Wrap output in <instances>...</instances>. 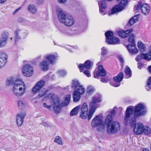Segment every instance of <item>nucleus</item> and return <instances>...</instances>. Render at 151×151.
I'll return each mask as SVG.
<instances>
[{
    "label": "nucleus",
    "instance_id": "nucleus-54",
    "mask_svg": "<svg viewBox=\"0 0 151 151\" xmlns=\"http://www.w3.org/2000/svg\"><path fill=\"white\" fill-rule=\"evenodd\" d=\"M24 21V19L22 17L19 18L18 19V22H22Z\"/></svg>",
    "mask_w": 151,
    "mask_h": 151
},
{
    "label": "nucleus",
    "instance_id": "nucleus-10",
    "mask_svg": "<svg viewBox=\"0 0 151 151\" xmlns=\"http://www.w3.org/2000/svg\"><path fill=\"white\" fill-rule=\"evenodd\" d=\"M146 112L145 106L142 104H139L135 108L134 114H133V117L136 118L138 116L144 115Z\"/></svg>",
    "mask_w": 151,
    "mask_h": 151
},
{
    "label": "nucleus",
    "instance_id": "nucleus-17",
    "mask_svg": "<svg viewBox=\"0 0 151 151\" xmlns=\"http://www.w3.org/2000/svg\"><path fill=\"white\" fill-rule=\"evenodd\" d=\"M15 34V42L17 40L19 39L22 36H23V38L27 36V33L25 31L20 29H17L14 31Z\"/></svg>",
    "mask_w": 151,
    "mask_h": 151
},
{
    "label": "nucleus",
    "instance_id": "nucleus-4",
    "mask_svg": "<svg viewBox=\"0 0 151 151\" xmlns=\"http://www.w3.org/2000/svg\"><path fill=\"white\" fill-rule=\"evenodd\" d=\"M12 91L13 94L17 97L23 95L26 92V86L24 81L21 79H17L13 83Z\"/></svg>",
    "mask_w": 151,
    "mask_h": 151
},
{
    "label": "nucleus",
    "instance_id": "nucleus-51",
    "mask_svg": "<svg viewBox=\"0 0 151 151\" xmlns=\"http://www.w3.org/2000/svg\"><path fill=\"white\" fill-rule=\"evenodd\" d=\"M44 2V0H37L36 4L38 5H40Z\"/></svg>",
    "mask_w": 151,
    "mask_h": 151
},
{
    "label": "nucleus",
    "instance_id": "nucleus-55",
    "mask_svg": "<svg viewBox=\"0 0 151 151\" xmlns=\"http://www.w3.org/2000/svg\"><path fill=\"white\" fill-rule=\"evenodd\" d=\"M21 8V7H19L18 8L16 9L13 12V14L14 15Z\"/></svg>",
    "mask_w": 151,
    "mask_h": 151
},
{
    "label": "nucleus",
    "instance_id": "nucleus-1",
    "mask_svg": "<svg viewBox=\"0 0 151 151\" xmlns=\"http://www.w3.org/2000/svg\"><path fill=\"white\" fill-rule=\"evenodd\" d=\"M101 101V96L100 95H96L92 97L91 101L89 104L90 107L89 112L88 104L86 103H84L81 106L80 105V117L83 119H86L87 118L88 120H90L96 109L99 107L97 103Z\"/></svg>",
    "mask_w": 151,
    "mask_h": 151
},
{
    "label": "nucleus",
    "instance_id": "nucleus-14",
    "mask_svg": "<svg viewBox=\"0 0 151 151\" xmlns=\"http://www.w3.org/2000/svg\"><path fill=\"white\" fill-rule=\"evenodd\" d=\"M123 78V73L122 72L120 73L117 76L114 77V81L111 83V85L115 87H117L120 85V82Z\"/></svg>",
    "mask_w": 151,
    "mask_h": 151
},
{
    "label": "nucleus",
    "instance_id": "nucleus-47",
    "mask_svg": "<svg viewBox=\"0 0 151 151\" xmlns=\"http://www.w3.org/2000/svg\"><path fill=\"white\" fill-rule=\"evenodd\" d=\"M140 16V14H137L134 16L132 18L136 22L138 21L139 19V18Z\"/></svg>",
    "mask_w": 151,
    "mask_h": 151
},
{
    "label": "nucleus",
    "instance_id": "nucleus-38",
    "mask_svg": "<svg viewBox=\"0 0 151 151\" xmlns=\"http://www.w3.org/2000/svg\"><path fill=\"white\" fill-rule=\"evenodd\" d=\"M145 87L147 91H149L151 89V76L148 79L147 85Z\"/></svg>",
    "mask_w": 151,
    "mask_h": 151
},
{
    "label": "nucleus",
    "instance_id": "nucleus-33",
    "mask_svg": "<svg viewBox=\"0 0 151 151\" xmlns=\"http://www.w3.org/2000/svg\"><path fill=\"white\" fill-rule=\"evenodd\" d=\"M131 70L127 66L125 67L124 70V72L126 74V78H129L131 77L132 75Z\"/></svg>",
    "mask_w": 151,
    "mask_h": 151
},
{
    "label": "nucleus",
    "instance_id": "nucleus-53",
    "mask_svg": "<svg viewBox=\"0 0 151 151\" xmlns=\"http://www.w3.org/2000/svg\"><path fill=\"white\" fill-rule=\"evenodd\" d=\"M43 105L45 107L48 109H50L51 108V106L50 105H47L45 103L43 104Z\"/></svg>",
    "mask_w": 151,
    "mask_h": 151
},
{
    "label": "nucleus",
    "instance_id": "nucleus-52",
    "mask_svg": "<svg viewBox=\"0 0 151 151\" xmlns=\"http://www.w3.org/2000/svg\"><path fill=\"white\" fill-rule=\"evenodd\" d=\"M46 93L45 91H44L43 92H40L39 93V96L40 97H42V96L45 94Z\"/></svg>",
    "mask_w": 151,
    "mask_h": 151
},
{
    "label": "nucleus",
    "instance_id": "nucleus-30",
    "mask_svg": "<svg viewBox=\"0 0 151 151\" xmlns=\"http://www.w3.org/2000/svg\"><path fill=\"white\" fill-rule=\"evenodd\" d=\"M70 98V95L69 94L66 95L65 97V101L61 104V106H63L68 105L69 104Z\"/></svg>",
    "mask_w": 151,
    "mask_h": 151
},
{
    "label": "nucleus",
    "instance_id": "nucleus-18",
    "mask_svg": "<svg viewBox=\"0 0 151 151\" xmlns=\"http://www.w3.org/2000/svg\"><path fill=\"white\" fill-rule=\"evenodd\" d=\"M7 58L6 54L3 52H0V68L3 67L6 63Z\"/></svg>",
    "mask_w": 151,
    "mask_h": 151
},
{
    "label": "nucleus",
    "instance_id": "nucleus-59",
    "mask_svg": "<svg viewBox=\"0 0 151 151\" xmlns=\"http://www.w3.org/2000/svg\"><path fill=\"white\" fill-rule=\"evenodd\" d=\"M148 70L151 73V65L148 67Z\"/></svg>",
    "mask_w": 151,
    "mask_h": 151
},
{
    "label": "nucleus",
    "instance_id": "nucleus-45",
    "mask_svg": "<svg viewBox=\"0 0 151 151\" xmlns=\"http://www.w3.org/2000/svg\"><path fill=\"white\" fill-rule=\"evenodd\" d=\"M94 90L93 87L92 86H88L87 89V92L88 93H91Z\"/></svg>",
    "mask_w": 151,
    "mask_h": 151
},
{
    "label": "nucleus",
    "instance_id": "nucleus-2",
    "mask_svg": "<svg viewBox=\"0 0 151 151\" xmlns=\"http://www.w3.org/2000/svg\"><path fill=\"white\" fill-rule=\"evenodd\" d=\"M134 109L130 107H128L126 111L125 121L127 123L129 121V123L132 126L134 125L133 129L134 132L137 135H139L143 133L144 125L141 123L136 124V118L133 117Z\"/></svg>",
    "mask_w": 151,
    "mask_h": 151
},
{
    "label": "nucleus",
    "instance_id": "nucleus-8",
    "mask_svg": "<svg viewBox=\"0 0 151 151\" xmlns=\"http://www.w3.org/2000/svg\"><path fill=\"white\" fill-rule=\"evenodd\" d=\"M22 72L26 77H30L34 74V70L33 67L30 64H26L22 67Z\"/></svg>",
    "mask_w": 151,
    "mask_h": 151
},
{
    "label": "nucleus",
    "instance_id": "nucleus-19",
    "mask_svg": "<svg viewBox=\"0 0 151 151\" xmlns=\"http://www.w3.org/2000/svg\"><path fill=\"white\" fill-rule=\"evenodd\" d=\"M126 47L128 51L132 54H136L138 52V50L136 47V45L135 43L129 44L128 45H126Z\"/></svg>",
    "mask_w": 151,
    "mask_h": 151
},
{
    "label": "nucleus",
    "instance_id": "nucleus-56",
    "mask_svg": "<svg viewBox=\"0 0 151 151\" xmlns=\"http://www.w3.org/2000/svg\"><path fill=\"white\" fill-rule=\"evenodd\" d=\"M116 113V111L114 110H113L111 111V114L112 115V116H114L115 115Z\"/></svg>",
    "mask_w": 151,
    "mask_h": 151
},
{
    "label": "nucleus",
    "instance_id": "nucleus-40",
    "mask_svg": "<svg viewBox=\"0 0 151 151\" xmlns=\"http://www.w3.org/2000/svg\"><path fill=\"white\" fill-rule=\"evenodd\" d=\"M14 82V78L12 77H8L6 81V84L7 85H9L11 84H12Z\"/></svg>",
    "mask_w": 151,
    "mask_h": 151
},
{
    "label": "nucleus",
    "instance_id": "nucleus-12",
    "mask_svg": "<svg viewBox=\"0 0 151 151\" xmlns=\"http://www.w3.org/2000/svg\"><path fill=\"white\" fill-rule=\"evenodd\" d=\"M103 121V118L101 116H96L92 120L91 124L93 127H96L101 125Z\"/></svg>",
    "mask_w": 151,
    "mask_h": 151
},
{
    "label": "nucleus",
    "instance_id": "nucleus-9",
    "mask_svg": "<svg viewBox=\"0 0 151 151\" xmlns=\"http://www.w3.org/2000/svg\"><path fill=\"white\" fill-rule=\"evenodd\" d=\"M127 0H122L118 5L114 6L111 9V13L112 14L118 13L124 10L125 6L128 4Z\"/></svg>",
    "mask_w": 151,
    "mask_h": 151
},
{
    "label": "nucleus",
    "instance_id": "nucleus-22",
    "mask_svg": "<svg viewBox=\"0 0 151 151\" xmlns=\"http://www.w3.org/2000/svg\"><path fill=\"white\" fill-rule=\"evenodd\" d=\"M151 55H149L147 54L141 53L140 55H138L135 58V60L137 62L139 61L142 59L150 60H151Z\"/></svg>",
    "mask_w": 151,
    "mask_h": 151
},
{
    "label": "nucleus",
    "instance_id": "nucleus-24",
    "mask_svg": "<svg viewBox=\"0 0 151 151\" xmlns=\"http://www.w3.org/2000/svg\"><path fill=\"white\" fill-rule=\"evenodd\" d=\"M132 31V29L128 30L126 31L121 30L119 31L118 33L119 36L120 37L125 38L128 36L130 33H131Z\"/></svg>",
    "mask_w": 151,
    "mask_h": 151
},
{
    "label": "nucleus",
    "instance_id": "nucleus-27",
    "mask_svg": "<svg viewBox=\"0 0 151 151\" xmlns=\"http://www.w3.org/2000/svg\"><path fill=\"white\" fill-rule=\"evenodd\" d=\"M113 116L110 114H108L105 119V123L107 126L111 124L112 122Z\"/></svg>",
    "mask_w": 151,
    "mask_h": 151
},
{
    "label": "nucleus",
    "instance_id": "nucleus-35",
    "mask_svg": "<svg viewBox=\"0 0 151 151\" xmlns=\"http://www.w3.org/2000/svg\"><path fill=\"white\" fill-rule=\"evenodd\" d=\"M54 142L58 145H63L62 138L59 136H57L55 137L54 140Z\"/></svg>",
    "mask_w": 151,
    "mask_h": 151
},
{
    "label": "nucleus",
    "instance_id": "nucleus-7",
    "mask_svg": "<svg viewBox=\"0 0 151 151\" xmlns=\"http://www.w3.org/2000/svg\"><path fill=\"white\" fill-rule=\"evenodd\" d=\"M113 33L110 31H108L105 33L106 37V41L109 44H118L119 43V38L114 37Z\"/></svg>",
    "mask_w": 151,
    "mask_h": 151
},
{
    "label": "nucleus",
    "instance_id": "nucleus-26",
    "mask_svg": "<svg viewBox=\"0 0 151 151\" xmlns=\"http://www.w3.org/2000/svg\"><path fill=\"white\" fill-rule=\"evenodd\" d=\"M137 46L139 50L142 52L147 50V48L145 45L141 41H139L137 43Z\"/></svg>",
    "mask_w": 151,
    "mask_h": 151
},
{
    "label": "nucleus",
    "instance_id": "nucleus-63",
    "mask_svg": "<svg viewBox=\"0 0 151 151\" xmlns=\"http://www.w3.org/2000/svg\"><path fill=\"white\" fill-rule=\"evenodd\" d=\"M122 59H121V61H122Z\"/></svg>",
    "mask_w": 151,
    "mask_h": 151
},
{
    "label": "nucleus",
    "instance_id": "nucleus-61",
    "mask_svg": "<svg viewBox=\"0 0 151 151\" xmlns=\"http://www.w3.org/2000/svg\"><path fill=\"white\" fill-rule=\"evenodd\" d=\"M150 48H151V49L150 50V54H149V53L147 54H148L149 55H151V47Z\"/></svg>",
    "mask_w": 151,
    "mask_h": 151
},
{
    "label": "nucleus",
    "instance_id": "nucleus-16",
    "mask_svg": "<svg viewBox=\"0 0 151 151\" xmlns=\"http://www.w3.org/2000/svg\"><path fill=\"white\" fill-rule=\"evenodd\" d=\"M26 115V114L23 112L19 113L17 114L16 122L18 126H21L22 124L24 119Z\"/></svg>",
    "mask_w": 151,
    "mask_h": 151
},
{
    "label": "nucleus",
    "instance_id": "nucleus-3",
    "mask_svg": "<svg viewBox=\"0 0 151 151\" xmlns=\"http://www.w3.org/2000/svg\"><path fill=\"white\" fill-rule=\"evenodd\" d=\"M56 10L58 18L61 23L68 26H71L74 24L75 21L72 16L64 12L59 7H56Z\"/></svg>",
    "mask_w": 151,
    "mask_h": 151
},
{
    "label": "nucleus",
    "instance_id": "nucleus-13",
    "mask_svg": "<svg viewBox=\"0 0 151 151\" xmlns=\"http://www.w3.org/2000/svg\"><path fill=\"white\" fill-rule=\"evenodd\" d=\"M45 81L44 80H41L38 82L33 87L32 92L33 93H35L39 91L45 85Z\"/></svg>",
    "mask_w": 151,
    "mask_h": 151
},
{
    "label": "nucleus",
    "instance_id": "nucleus-64",
    "mask_svg": "<svg viewBox=\"0 0 151 151\" xmlns=\"http://www.w3.org/2000/svg\"><path fill=\"white\" fill-rule=\"evenodd\" d=\"M11 40H12V38H11Z\"/></svg>",
    "mask_w": 151,
    "mask_h": 151
},
{
    "label": "nucleus",
    "instance_id": "nucleus-28",
    "mask_svg": "<svg viewBox=\"0 0 151 151\" xmlns=\"http://www.w3.org/2000/svg\"><path fill=\"white\" fill-rule=\"evenodd\" d=\"M40 66L43 70H47L48 69V63L46 60H43L40 63Z\"/></svg>",
    "mask_w": 151,
    "mask_h": 151
},
{
    "label": "nucleus",
    "instance_id": "nucleus-25",
    "mask_svg": "<svg viewBox=\"0 0 151 151\" xmlns=\"http://www.w3.org/2000/svg\"><path fill=\"white\" fill-rule=\"evenodd\" d=\"M99 11L100 13L102 14L103 15L105 14L104 13V11L103 9H105L107 5L106 4L104 0H101L100 3H99Z\"/></svg>",
    "mask_w": 151,
    "mask_h": 151
},
{
    "label": "nucleus",
    "instance_id": "nucleus-44",
    "mask_svg": "<svg viewBox=\"0 0 151 151\" xmlns=\"http://www.w3.org/2000/svg\"><path fill=\"white\" fill-rule=\"evenodd\" d=\"M97 130L99 131H103L105 129V126L102 124L101 125L97 127Z\"/></svg>",
    "mask_w": 151,
    "mask_h": 151
},
{
    "label": "nucleus",
    "instance_id": "nucleus-46",
    "mask_svg": "<svg viewBox=\"0 0 151 151\" xmlns=\"http://www.w3.org/2000/svg\"><path fill=\"white\" fill-rule=\"evenodd\" d=\"M109 80V78L107 77H103L100 79V81L103 83H107Z\"/></svg>",
    "mask_w": 151,
    "mask_h": 151
},
{
    "label": "nucleus",
    "instance_id": "nucleus-37",
    "mask_svg": "<svg viewBox=\"0 0 151 151\" xmlns=\"http://www.w3.org/2000/svg\"><path fill=\"white\" fill-rule=\"evenodd\" d=\"M101 50V55L103 56L101 57V59L102 60H104L105 59H103L104 56L107 54L108 50L107 49L104 47L102 48Z\"/></svg>",
    "mask_w": 151,
    "mask_h": 151
},
{
    "label": "nucleus",
    "instance_id": "nucleus-42",
    "mask_svg": "<svg viewBox=\"0 0 151 151\" xmlns=\"http://www.w3.org/2000/svg\"><path fill=\"white\" fill-rule=\"evenodd\" d=\"M134 37L135 35L134 34H132L129 37L128 39V41L132 44L134 43Z\"/></svg>",
    "mask_w": 151,
    "mask_h": 151
},
{
    "label": "nucleus",
    "instance_id": "nucleus-20",
    "mask_svg": "<svg viewBox=\"0 0 151 151\" xmlns=\"http://www.w3.org/2000/svg\"><path fill=\"white\" fill-rule=\"evenodd\" d=\"M57 55L54 54H47L45 57V58L51 64L55 63L57 58Z\"/></svg>",
    "mask_w": 151,
    "mask_h": 151
},
{
    "label": "nucleus",
    "instance_id": "nucleus-11",
    "mask_svg": "<svg viewBox=\"0 0 151 151\" xmlns=\"http://www.w3.org/2000/svg\"><path fill=\"white\" fill-rule=\"evenodd\" d=\"M72 86L75 89L76 92L81 95L84 94L85 91V89L83 86L81 85L78 81L77 80H74L73 81Z\"/></svg>",
    "mask_w": 151,
    "mask_h": 151
},
{
    "label": "nucleus",
    "instance_id": "nucleus-41",
    "mask_svg": "<svg viewBox=\"0 0 151 151\" xmlns=\"http://www.w3.org/2000/svg\"><path fill=\"white\" fill-rule=\"evenodd\" d=\"M18 105L19 107V108H22V107H25L26 105V103L25 102L22 100H19L18 101Z\"/></svg>",
    "mask_w": 151,
    "mask_h": 151
},
{
    "label": "nucleus",
    "instance_id": "nucleus-34",
    "mask_svg": "<svg viewBox=\"0 0 151 151\" xmlns=\"http://www.w3.org/2000/svg\"><path fill=\"white\" fill-rule=\"evenodd\" d=\"M142 3L141 1H139L137 4L135 5L134 8V12H138L139 10L141 11L142 7Z\"/></svg>",
    "mask_w": 151,
    "mask_h": 151
},
{
    "label": "nucleus",
    "instance_id": "nucleus-5",
    "mask_svg": "<svg viewBox=\"0 0 151 151\" xmlns=\"http://www.w3.org/2000/svg\"><path fill=\"white\" fill-rule=\"evenodd\" d=\"M54 94L53 93H50L46 96V97L49 99L53 100V102L52 105L53 107L55 113L58 114L60 112L61 107L60 104V101L58 98H54Z\"/></svg>",
    "mask_w": 151,
    "mask_h": 151
},
{
    "label": "nucleus",
    "instance_id": "nucleus-50",
    "mask_svg": "<svg viewBox=\"0 0 151 151\" xmlns=\"http://www.w3.org/2000/svg\"><path fill=\"white\" fill-rule=\"evenodd\" d=\"M135 22V21L134 20V19L132 18H131L129 21V23L130 25H132L134 24Z\"/></svg>",
    "mask_w": 151,
    "mask_h": 151
},
{
    "label": "nucleus",
    "instance_id": "nucleus-57",
    "mask_svg": "<svg viewBox=\"0 0 151 151\" xmlns=\"http://www.w3.org/2000/svg\"><path fill=\"white\" fill-rule=\"evenodd\" d=\"M67 0H58V2L60 3H64Z\"/></svg>",
    "mask_w": 151,
    "mask_h": 151
},
{
    "label": "nucleus",
    "instance_id": "nucleus-36",
    "mask_svg": "<svg viewBox=\"0 0 151 151\" xmlns=\"http://www.w3.org/2000/svg\"><path fill=\"white\" fill-rule=\"evenodd\" d=\"M151 129L148 127H146L144 126L143 129V133L145 134L149 135L151 133Z\"/></svg>",
    "mask_w": 151,
    "mask_h": 151
},
{
    "label": "nucleus",
    "instance_id": "nucleus-39",
    "mask_svg": "<svg viewBox=\"0 0 151 151\" xmlns=\"http://www.w3.org/2000/svg\"><path fill=\"white\" fill-rule=\"evenodd\" d=\"M58 74L60 77H63L66 75V72L63 70H59L58 72Z\"/></svg>",
    "mask_w": 151,
    "mask_h": 151
},
{
    "label": "nucleus",
    "instance_id": "nucleus-29",
    "mask_svg": "<svg viewBox=\"0 0 151 151\" xmlns=\"http://www.w3.org/2000/svg\"><path fill=\"white\" fill-rule=\"evenodd\" d=\"M28 10L33 14H36L37 12V9L36 6L34 4L29 5L28 8Z\"/></svg>",
    "mask_w": 151,
    "mask_h": 151
},
{
    "label": "nucleus",
    "instance_id": "nucleus-60",
    "mask_svg": "<svg viewBox=\"0 0 151 151\" xmlns=\"http://www.w3.org/2000/svg\"><path fill=\"white\" fill-rule=\"evenodd\" d=\"M143 151H149V150L147 148H144L143 149Z\"/></svg>",
    "mask_w": 151,
    "mask_h": 151
},
{
    "label": "nucleus",
    "instance_id": "nucleus-48",
    "mask_svg": "<svg viewBox=\"0 0 151 151\" xmlns=\"http://www.w3.org/2000/svg\"><path fill=\"white\" fill-rule=\"evenodd\" d=\"M83 73L88 77L91 76V75L89 71L88 70H86L83 72Z\"/></svg>",
    "mask_w": 151,
    "mask_h": 151
},
{
    "label": "nucleus",
    "instance_id": "nucleus-43",
    "mask_svg": "<svg viewBox=\"0 0 151 151\" xmlns=\"http://www.w3.org/2000/svg\"><path fill=\"white\" fill-rule=\"evenodd\" d=\"M91 66V61L89 60H87L85 63V67L87 69L90 68Z\"/></svg>",
    "mask_w": 151,
    "mask_h": 151
},
{
    "label": "nucleus",
    "instance_id": "nucleus-21",
    "mask_svg": "<svg viewBox=\"0 0 151 151\" xmlns=\"http://www.w3.org/2000/svg\"><path fill=\"white\" fill-rule=\"evenodd\" d=\"M150 7L149 4L144 3L142 4L141 12L145 15L148 14L150 11Z\"/></svg>",
    "mask_w": 151,
    "mask_h": 151
},
{
    "label": "nucleus",
    "instance_id": "nucleus-6",
    "mask_svg": "<svg viewBox=\"0 0 151 151\" xmlns=\"http://www.w3.org/2000/svg\"><path fill=\"white\" fill-rule=\"evenodd\" d=\"M120 129V124L117 121L112 122L111 124L106 126L107 132L108 133L110 134L118 132Z\"/></svg>",
    "mask_w": 151,
    "mask_h": 151
},
{
    "label": "nucleus",
    "instance_id": "nucleus-31",
    "mask_svg": "<svg viewBox=\"0 0 151 151\" xmlns=\"http://www.w3.org/2000/svg\"><path fill=\"white\" fill-rule=\"evenodd\" d=\"M73 100L74 102H78L81 98V94L76 92V91H74L73 93Z\"/></svg>",
    "mask_w": 151,
    "mask_h": 151
},
{
    "label": "nucleus",
    "instance_id": "nucleus-62",
    "mask_svg": "<svg viewBox=\"0 0 151 151\" xmlns=\"http://www.w3.org/2000/svg\"><path fill=\"white\" fill-rule=\"evenodd\" d=\"M27 62V61L26 60H24L23 61V63H24V65L25 64V63H26Z\"/></svg>",
    "mask_w": 151,
    "mask_h": 151
},
{
    "label": "nucleus",
    "instance_id": "nucleus-32",
    "mask_svg": "<svg viewBox=\"0 0 151 151\" xmlns=\"http://www.w3.org/2000/svg\"><path fill=\"white\" fill-rule=\"evenodd\" d=\"M80 108V105L76 106L71 111L70 115L71 116H75L77 115L78 113V110Z\"/></svg>",
    "mask_w": 151,
    "mask_h": 151
},
{
    "label": "nucleus",
    "instance_id": "nucleus-23",
    "mask_svg": "<svg viewBox=\"0 0 151 151\" xmlns=\"http://www.w3.org/2000/svg\"><path fill=\"white\" fill-rule=\"evenodd\" d=\"M106 74V70L101 65H99V70L96 72V74L94 75V77L96 78H97L100 75L102 76H105Z\"/></svg>",
    "mask_w": 151,
    "mask_h": 151
},
{
    "label": "nucleus",
    "instance_id": "nucleus-58",
    "mask_svg": "<svg viewBox=\"0 0 151 151\" xmlns=\"http://www.w3.org/2000/svg\"><path fill=\"white\" fill-rule=\"evenodd\" d=\"M7 0H0V3L1 4H3Z\"/></svg>",
    "mask_w": 151,
    "mask_h": 151
},
{
    "label": "nucleus",
    "instance_id": "nucleus-15",
    "mask_svg": "<svg viewBox=\"0 0 151 151\" xmlns=\"http://www.w3.org/2000/svg\"><path fill=\"white\" fill-rule=\"evenodd\" d=\"M9 35V33L5 31L2 33L1 37L0 38V48L4 47L6 45Z\"/></svg>",
    "mask_w": 151,
    "mask_h": 151
},
{
    "label": "nucleus",
    "instance_id": "nucleus-49",
    "mask_svg": "<svg viewBox=\"0 0 151 151\" xmlns=\"http://www.w3.org/2000/svg\"><path fill=\"white\" fill-rule=\"evenodd\" d=\"M79 68L80 69V71L81 72H82V71L83 70L84 68V66L83 64H80L78 66Z\"/></svg>",
    "mask_w": 151,
    "mask_h": 151
}]
</instances>
